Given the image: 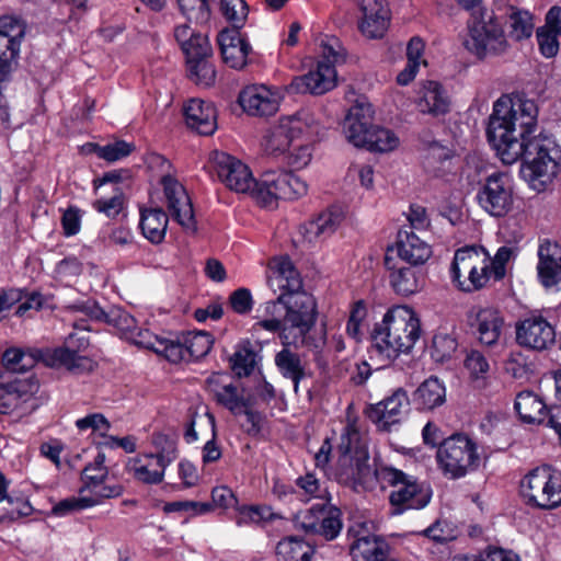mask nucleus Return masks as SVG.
I'll return each mask as SVG.
<instances>
[{
	"label": "nucleus",
	"mask_w": 561,
	"mask_h": 561,
	"mask_svg": "<svg viewBox=\"0 0 561 561\" xmlns=\"http://www.w3.org/2000/svg\"><path fill=\"white\" fill-rule=\"evenodd\" d=\"M239 104L250 115L270 116L277 112L280 96L276 90L264 84L244 88L239 94Z\"/></svg>",
	"instance_id": "nucleus-17"
},
{
	"label": "nucleus",
	"mask_w": 561,
	"mask_h": 561,
	"mask_svg": "<svg viewBox=\"0 0 561 561\" xmlns=\"http://www.w3.org/2000/svg\"><path fill=\"white\" fill-rule=\"evenodd\" d=\"M388 270H391L389 278L396 294L400 296H410L419 291V279L416 277V273L412 268H393L388 266Z\"/></svg>",
	"instance_id": "nucleus-45"
},
{
	"label": "nucleus",
	"mask_w": 561,
	"mask_h": 561,
	"mask_svg": "<svg viewBox=\"0 0 561 561\" xmlns=\"http://www.w3.org/2000/svg\"><path fill=\"white\" fill-rule=\"evenodd\" d=\"M182 335L187 362L197 360L206 356L211 350L214 340L207 332H187Z\"/></svg>",
	"instance_id": "nucleus-47"
},
{
	"label": "nucleus",
	"mask_w": 561,
	"mask_h": 561,
	"mask_svg": "<svg viewBox=\"0 0 561 561\" xmlns=\"http://www.w3.org/2000/svg\"><path fill=\"white\" fill-rule=\"evenodd\" d=\"M352 554L363 561H386V552L376 539L363 537L352 546Z\"/></svg>",
	"instance_id": "nucleus-52"
},
{
	"label": "nucleus",
	"mask_w": 561,
	"mask_h": 561,
	"mask_svg": "<svg viewBox=\"0 0 561 561\" xmlns=\"http://www.w3.org/2000/svg\"><path fill=\"white\" fill-rule=\"evenodd\" d=\"M470 327L481 344L494 346L503 334L505 319L503 313L496 308H479L471 314Z\"/></svg>",
	"instance_id": "nucleus-18"
},
{
	"label": "nucleus",
	"mask_w": 561,
	"mask_h": 561,
	"mask_svg": "<svg viewBox=\"0 0 561 561\" xmlns=\"http://www.w3.org/2000/svg\"><path fill=\"white\" fill-rule=\"evenodd\" d=\"M278 561H312L316 548L299 536H287L276 545Z\"/></svg>",
	"instance_id": "nucleus-34"
},
{
	"label": "nucleus",
	"mask_w": 561,
	"mask_h": 561,
	"mask_svg": "<svg viewBox=\"0 0 561 561\" xmlns=\"http://www.w3.org/2000/svg\"><path fill=\"white\" fill-rule=\"evenodd\" d=\"M451 151L437 141H433L423 156V168L432 176L443 178L451 171Z\"/></svg>",
	"instance_id": "nucleus-37"
},
{
	"label": "nucleus",
	"mask_w": 561,
	"mask_h": 561,
	"mask_svg": "<svg viewBox=\"0 0 561 561\" xmlns=\"http://www.w3.org/2000/svg\"><path fill=\"white\" fill-rule=\"evenodd\" d=\"M108 476V469L105 466V455L104 453H99L93 462L85 466L82 472V481L83 484H89L90 486H98V484L104 483L105 479Z\"/></svg>",
	"instance_id": "nucleus-56"
},
{
	"label": "nucleus",
	"mask_w": 561,
	"mask_h": 561,
	"mask_svg": "<svg viewBox=\"0 0 561 561\" xmlns=\"http://www.w3.org/2000/svg\"><path fill=\"white\" fill-rule=\"evenodd\" d=\"M209 393L216 402L228 409L233 415L242 414L245 404L249 402L239 391L238 387L225 374H213L206 379Z\"/></svg>",
	"instance_id": "nucleus-21"
},
{
	"label": "nucleus",
	"mask_w": 561,
	"mask_h": 561,
	"mask_svg": "<svg viewBox=\"0 0 561 561\" xmlns=\"http://www.w3.org/2000/svg\"><path fill=\"white\" fill-rule=\"evenodd\" d=\"M186 124L199 135L209 136L217 129L215 106L201 99H192L184 106Z\"/></svg>",
	"instance_id": "nucleus-25"
},
{
	"label": "nucleus",
	"mask_w": 561,
	"mask_h": 561,
	"mask_svg": "<svg viewBox=\"0 0 561 561\" xmlns=\"http://www.w3.org/2000/svg\"><path fill=\"white\" fill-rule=\"evenodd\" d=\"M211 161L218 178L228 188L237 193H247L254 185L252 172L241 160L227 152L215 151Z\"/></svg>",
	"instance_id": "nucleus-16"
},
{
	"label": "nucleus",
	"mask_w": 561,
	"mask_h": 561,
	"mask_svg": "<svg viewBox=\"0 0 561 561\" xmlns=\"http://www.w3.org/2000/svg\"><path fill=\"white\" fill-rule=\"evenodd\" d=\"M169 217L161 208H149L140 210V228L142 234L153 244L164 240Z\"/></svg>",
	"instance_id": "nucleus-36"
},
{
	"label": "nucleus",
	"mask_w": 561,
	"mask_h": 561,
	"mask_svg": "<svg viewBox=\"0 0 561 561\" xmlns=\"http://www.w3.org/2000/svg\"><path fill=\"white\" fill-rule=\"evenodd\" d=\"M313 115L306 110L282 117L265 137L264 150L267 154L278 157L287 153L294 142L313 131Z\"/></svg>",
	"instance_id": "nucleus-8"
},
{
	"label": "nucleus",
	"mask_w": 561,
	"mask_h": 561,
	"mask_svg": "<svg viewBox=\"0 0 561 561\" xmlns=\"http://www.w3.org/2000/svg\"><path fill=\"white\" fill-rule=\"evenodd\" d=\"M311 330H298L290 332L287 330L286 334H279L282 345H293L298 348L300 346L306 347L310 353L319 352L327 347V334L321 332L319 334H311Z\"/></svg>",
	"instance_id": "nucleus-43"
},
{
	"label": "nucleus",
	"mask_w": 561,
	"mask_h": 561,
	"mask_svg": "<svg viewBox=\"0 0 561 561\" xmlns=\"http://www.w3.org/2000/svg\"><path fill=\"white\" fill-rule=\"evenodd\" d=\"M360 16L357 20L359 33L369 39L382 38L386 35V1L360 0Z\"/></svg>",
	"instance_id": "nucleus-23"
},
{
	"label": "nucleus",
	"mask_w": 561,
	"mask_h": 561,
	"mask_svg": "<svg viewBox=\"0 0 561 561\" xmlns=\"http://www.w3.org/2000/svg\"><path fill=\"white\" fill-rule=\"evenodd\" d=\"M20 47L7 37L0 35V83L4 80L5 76L11 71L12 62L16 61Z\"/></svg>",
	"instance_id": "nucleus-59"
},
{
	"label": "nucleus",
	"mask_w": 561,
	"mask_h": 561,
	"mask_svg": "<svg viewBox=\"0 0 561 561\" xmlns=\"http://www.w3.org/2000/svg\"><path fill=\"white\" fill-rule=\"evenodd\" d=\"M211 58L202 57L186 64L188 77L197 85L208 88L215 84L217 72Z\"/></svg>",
	"instance_id": "nucleus-46"
},
{
	"label": "nucleus",
	"mask_w": 561,
	"mask_h": 561,
	"mask_svg": "<svg viewBox=\"0 0 561 561\" xmlns=\"http://www.w3.org/2000/svg\"><path fill=\"white\" fill-rule=\"evenodd\" d=\"M504 1L496 2V10L502 12L501 18L506 20L508 36L516 42L529 38L535 27L531 13L512 4H505L502 8L501 3Z\"/></svg>",
	"instance_id": "nucleus-29"
},
{
	"label": "nucleus",
	"mask_w": 561,
	"mask_h": 561,
	"mask_svg": "<svg viewBox=\"0 0 561 561\" xmlns=\"http://www.w3.org/2000/svg\"><path fill=\"white\" fill-rule=\"evenodd\" d=\"M479 206L493 217L507 215L514 203L513 186L506 173L490 174L477 193Z\"/></svg>",
	"instance_id": "nucleus-11"
},
{
	"label": "nucleus",
	"mask_w": 561,
	"mask_h": 561,
	"mask_svg": "<svg viewBox=\"0 0 561 561\" xmlns=\"http://www.w3.org/2000/svg\"><path fill=\"white\" fill-rule=\"evenodd\" d=\"M321 48V61L330 64L334 68L337 65L344 64L347 59V50L337 37H330L322 42Z\"/></svg>",
	"instance_id": "nucleus-57"
},
{
	"label": "nucleus",
	"mask_w": 561,
	"mask_h": 561,
	"mask_svg": "<svg viewBox=\"0 0 561 561\" xmlns=\"http://www.w3.org/2000/svg\"><path fill=\"white\" fill-rule=\"evenodd\" d=\"M342 513L329 503H317L297 512L294 525L306 534L319 535L325 540L335 539L342 530Z\"/></svg>",
	"instance_id": "nucleus-9"
},
{
	"label": "nucleus",
	"mask_w": 561,
	"mask_h": 561,
	"mask_svg": "<svg viewBox=\"0 0 561 561\" xmlns=\"http://www.w3.org/2000/svg\"><path fill=\"white\" fill-rule=\"evenodd\" d=\"M7 381L10 386H13V392L15 393L19 402L26 401L38 390V381L34 376H27L25 378H19L16 375L5 376Z\"/></svg>",
	"instance_id": "nucleus-58"
},
{
	"label": "nucleus",
	"mask_w": 561,
	"mask_h": 561,
	"mask_svg": "<svg viewBox=\"0 0 561 561\" xmlns=\"http://www.w3.org/2000/svg\"><path fill=\"white\" fill-rule=\"evenodd\" d=\"M152 445L156 449L154 453H150L157 458L164 467H169L179 456L178 445L173 438L164 434H154L152 436Z\"/></svg>",
	"instance_id": "nucleus-49"
},
{
	"label": "nucleus",
	"mask_w": 561,
	"mask_h": 561,
	"mask_svg": "<svg viewBox=\"0 0 561 561\" xmlns=\"http://www.w3.org/2000/svg\"><path fill=\"white\" fill-rule=\"evenodd\" d=\"M278 301H283L286 308L284 317V328L279 334H286L287 330L296 332L301 330H311L317 322V301L314 297L305 291L291 293V295L280 294Z\"/></svg>",
	"instance_id": "nucleus-12"
},
{
	"label": "nucleus",
	"mask_w": 561,
	"mask_h": 561,
	"mask_svg": "<svg viewBox=\"0 0 561 561\" xmlns=\"http://www.w3.org/2000/svg\"><path fill=\"white\" fill-rule=\"evenodd\" d=\"M453 561H517V556L501 548H489L479 556L455 557Z\"/></svg>",
	"instance_id": "nucleus-64"
},
{
	"label": "nucleus",
	"mask_w": 561,
	"mask_h": 561,
	"mask_svg": "<svg viewBox=\"0 0 561 561\" xmlns=\"http://www.w3.org/2000/svg\"><path fill=\"white\" fill-rule=\"evenodd\" d=\"M213 0H178L181 12L191 22L205 24L210 19V2Z\"/></svg>",
	"instance_id": "nucleus-50"
},
{
	"label": "nucleus",
	"mask_w": 561,
	"mask_h": 561,
	"mask_svg": "<svg viewBox=\"0 0 561 561\" xmlns=\"http://www.w3.org/2000/svg\"><path fill=\"white\" fill-rule=\"evenodd\" d=\"M538 106L522 95H502L493 104L486 137L504 164L523 159L520 175L541 191L559 172L561 149L552 136L534 135Z\"/></svg>",
	"instance_id": "nucleus-1"
},
{
	"label": "nucleus",
	"mask_w": 561,
	"mask_h": 561,
	"mask_svg": "<svg viewBox=\"0 0 561 561\" xmlns=\"http://www.w3.org/2000/svg\"><path fill=\"white\" fill-rule=\"evenodd\" d=\"M420 336L419 320L407 306L388 309V358L409 352Z\"/></svg>",
	"instance_id": "nucleus-10"
},
{
	"label": "nucleus",
	"mask_w": 561,
	"mask_h": 561,
	"mask_svg": "<svg viewBox=\"0 0 561 561\" xmlns=\"http://www.w3.org/2000/svg\"><path fill=\"white\" fill-rule=\"evenodd\" d=\"M93 506H96V501L91 500L88 495L80 494V496H71L60 501L53 507V512L55 515L64 516L71 512L82 511Z\"/></svg>",
	"instance_id": "nucleus-62"
},
{
	"label": "nucleus",
	"mask_w": 561,
	"mask_h": 561,
	"mask_svg": "<svg viewBox=\"0 0 561 561\" xmlns=\"http://www.w3.org/2000/svg\"><path fill=\"white\" fill-rule=\"evenodd\" d=\"M410 410V399L403 388H398L388 396V432L407 421Z\"/></svg>",
	"instance_id": "nucleus-44"
},
{
	"label": "nucleus",
	"mask_w": 561,
	"mask_h": 561,
	"mask_svg": "<svg viewBox=\"0 0 561 561\" xmlns=\"http://www.w3.org/2000/svg\"><path fill=\"white\" fill-rule=\"evenodd\" d=\"M312 159V147L309 141H304L300 138L289 148L285 154L287 164L294 170L306 168Z\"/></svg>",
	"instance_id": "nucleus-54"
},
{
	"label": "nucleus",
	"mask_w": 561,
	"mask_h": 561,
	"mask_svg": "<svg viewBox=\"0 0 561 561\" xmlns=\"http://www.w3.org/2000/svg\"><path fill=\"white\" fill-rule=\"evenodd\" d=\"M514 408L525 423L546 424L548 426L549 410L541 398L533 391H520L515 399Z\"/></svg>",
	"instance_id": "nucleus-31"
},
{
	"label": "nucleus",
	"mask_w": 561,
	"mask_h": 561,
	"mask_svg": "<svg viewBox=\"0 0 561 561\" xmlns=\"http://www.w3.org/2000/svg\"><path fill=\"white\" fill-rule=\"evenodd\" d=\"M537 275L540 284L551 288L561 284V245L548 239L538 245Z\"/></svg>",
	"instance_id": "nucleus-20"
},
{
	"label": "nucleus",
	"mask_w": 561,
	"mask_h": 561,
	"mask_svg": "<svg viewBox=\"0 0 561 561\" xmlns=\"http://www.w3.org/2000/svg\"><path fill=\"white\" fill-rule=\"evenodd\" d=\"M467 28L465 47L478 59L501 56L510 48L505 32L494 11L484 8L472 11Z\"/></svg>",
	"instance_id": "nucleus-3"
},
{
	"label": "nucleus",
	"mask_w": 561,
	"mask_h": 561,
	"mask_svg": "<svg viewBox=\"0 0 561 561\" xmlns=\"http://www.w3.org/2000/svg\"><path fill=\"white\" fill-rule=\"evenodd\" d=\"M257 362L259 354L252 343L247 340L236 346L230 357V367L238 377H248L254 371Z\"/></svg>",
	"instance_id": "nucleus-42"
},
{
	"label": "nucleus",
	"mask_w": 561,
	"mask_h": 561,
	"mask_svg": "<svg viewBox=\"0 0 561 561\" xmlns=\"http://www.w3.org/2000/svg\"><path fill=\"white\" fill-rule=\"evenodd\" d=\"M456 337L447 332H437L433 337L431 356L437 363H444L453 357L457 351Z\"/></svg>",
	"instance_id": "nucleus-48"
},
{
	"label": "nucleus",
	"mask_w": 561,
	"mask_h": 561,
	"mask_svg": "<svg viewBox=\"0 0 561 561\" xmlns=\"http://www.w3.org/2000/svg\"><path fill=\"white\" fill-rule=\"evenodd\" d=\"M435 459L444 477L451 480L461 479L480 466L477 443L462 433L444 438L438 445Z\"/></svg>",
	"instance_id": "nucleus-4"
},
{
	"label": "nucleus",
	"mask_w": 561,
	"mask_h": 561,
	"mask_svg": "<svg viewBox=\"0 0 561 561\" xmlns=\"http://www.w3.org/2000/svg\"><path fill=\"white\" fill-rule=\"evenodd\" d=\"M39 357L44 359L45 354H42V352L32 353L24 352L20 348H9L4 352L2 357L5 370L0 375H4L5 377L24 374L35 366Z\"/></svg>",
	"instance_id": "nucleus-41"
},
{
	"label": "nucleus",
	"mask_w": 561,
	"mask_h": 561,
	"mask_svg": "<svg viewBox=\"0 0 561 561\" xmlns=\"http://www.w3.org/2000/svg\"><path fill=\"white\" fill-rule=\"evenodd\" d=\"M134 145L124 140H117L113 144L96 147V154L99 158L108 162L118 161L129 156L134 150Z\"/></svg>",
	"instance_id": "nucleus-60"
},
{
	"label": "nucleus",
	"mask_w": 561,
	"mask_h": 561,
	"mask_svg": "<svg viewBox=\"0 0 561 561\" xmlns=\"http://www.w3.org/2000/svg\"><path fill=\"white\" fill-rule=\"evenodd\" d=\"M393 249L401 260L412 265L424 264L433 253L431 244L407 227L398 230ZM391 250L392 247L388 245V252Z\"/></svg>",
	"instance_id": "nucleus-22"
},
{
	"label": "nucleus",
	"mask_w": 561,
	"mask_h": 561,
	"mask_svg": "<svg viewBox=\"0 0 561 561\" xmlns=\"http://www.w3.org/2000/svg\"><path fill=\"white\" fill-rule=\"evenodd\" d=\"M388 482L396 488L389 497L393 506L392 515H400L405 510L423 508L428 504L431 496L428 494L419 495V486L415 481L401 470L388 467Z\"/></svg>",
	"instance_id": "nucleus-14"
},
{
	"label": "nucleus",
	"mask_w": 561,
	"mask_h": 561,
	"mask_svg": "<svg viewBox=\"0 0 561 561\" xmlns=\"http://www.w3.org/2000/svg\"><path fill=\"white\" fill-rule=\"evenodd\" d=\"M217 42L224 62L232 69L241 70L248 64L252 50L249 42L241 37L237 30H224L218 34Z\"/></svg>",
	"instance_id": "nucleus-24"
},
{
	"label": "nucleus",
	"mask_w": 561,
	"mask_h": 561,
	"mask_svg": "<svg viewBox=\"0 0 561 561\" xmlns=\"http://www.w3.org/2000/svg\"><path fill=\"white\" fill-rule=\"evenodd\" d=\"M220 11L234 28H241L248 16V5L244 0H221Z\"/></svg>",
	"instance_id": "nucleus-55"
},
{
	"label": "nucleus",
	"mask_w": 561,
	"mask_h": 561,
	"mask_svg": "<svg viewBox=\"0 0 561 561\" xmlns=\"http://www.w3.org/2000/svg\"><path fill=\"white\" fill-rule=\"evenodd\" d=\"M341 220L342 216L340 213L329 209L302 225L300 232L308 243L322 242L336 231Z\"/></svg>",
	"instance_id": "nucleus-30"
},
{
	"label": "nucleus",
	"mask_w": 561,
	"mask_h": 561,
	"mask_svg": "<svg viewBox=\"0 0 561 561\" xmlns=\"http://www.w3.org/2000/svg\"><path fill=\"white\" fill-rule=\"evenodd\" d=\"M90 314L96 320H104L110 325L117 329L128 340L137 329L136 319L130 313L118 307H112L108 311H104L98 306H93Z\"/></svg>",
	"instance_id": "nucleus-39"
},
{
	"label": "nucleus",
	"mask_w": 561,
	"mask_h": 561,
	"mask_svg": "<svg viewBox=\"0 0 561 561\" xmlns=\"http://www.w3.org/2000/svg\"><path fill=\"white\" fill-rule=\"evenodd\" d=\"M272 270L277 286L283 290L282 294L291 295L302 289V279L291 260L287 256L275 259L272 263Z\"/></svg>",
	"instance_id": "nucleus-35"
},
{
	"label": "nucleus",
	"mask_w": 561,
	"mask_h": 561,
	"mask_svg": "<svg viewBox=\"0 0 561 561\" xmlns=\"http://www.w3.org/2000/svg\"><path fill=\"white\" fill-rule=\"evenodd\" d=\"M516 343L528 351L543 352L556 342L554 327L540 313H530L515 324Z\"/></svg>",
	"instance_id": "nucleus-13"
},
{
	"label": "nucleus",
	"mask_w": 561,
	"mask_h": 561,
	"mask_svg": "<svg viewBox=\"0 0 561 561\" xmlns=\"http://www.w3.org/2000/svg\"><path fill=\"white\" fill-rule=\"evenodd\" d=\"M156 353L164 355L171 363L187 360L183 335L178 336L176 340L163 337Z\"/></svg>",
	"instance_id": "nucleus-61"
},
{
	"label": "nucleus",
	"mask_w": 561,
	"mask_h": 561,
	"mask_svg": "<svg viewBox=\"0 0 561 561\" xmlns=\"http://www.w3.org/2000/svg\"><path fill=\"white\" fill-rule=\"evenodd\" d=\"M174 37L185 55L186 64L202 57H213L208 36L195 31L188 24L178 25L174 28Z\"/></svg>",
	"instance_id": "nucleus-26"
},
{
	"label": "nucleus",
	"mask_w": 561,
	"mask_h": 561,
	"mask_svg": "<svg viewBox=\"0 0 561 561\" xmlns=\"http://www.w3.org/2000/svg\"><path fill=\"white\" fill-rule=\"evenodd\" d=\"M519 488L529 507L551 511L561 506V472L550 466L530 470L520 480Z\"/></svg>",
	"instance_id": "nucleus-6"
},
{
	"label": "nucleus",
	"mask_w": 561,
	"mask_h": 561,
	"mask_svg": "<svg viewBox=\"0 0 561 561\" xmlns=\"http://www.w3.org/2000/svg\"><path fill=\"white\" fill-rule=\"evenodd\" d=\"M453 283L465 293L483 288L491 277L489 264L476 247H466L456 251L450 266Z\"/></svg>",
	"instance_id": "nucleus-7"
},
{
	"label": "nucleus",
	"mask_w": 561,
	"mask_h": 561,
	"mask_svg": "<svg viewBox=\"0 0 561 561\" xmlns=\"http://www.w3.org/2000/svg\"><path fill=\"white\" fill-rule=\"evenodd\" d=\"M125 468L128 474L144 484L161 483L167 469V467L149 453L139 454L129 458Z\"/></svg>",
	"instance_id": "nucleus-28"
},
{
	"label": "nucleus",
	"mask_w": 561,
	"mask_h": 561,
	"mask_svg": "<svg viewBox=\"0 0 561 561\" xmlns=\"http://www.w3.org/2000/svg\"><path fill=\"white\" fill-rule=\"evenodd\" d=\"M44 362L50 367H65L73 374L91 371L94 362L81 352L70 350H53L45 353Z\"/></svg>",
	"instance_id": "nucleus-33"
},
{
	"label": "nucleus",
	"mask_w": 561,
	"mask_h": 561,
	"mask_svg": "<svg viewBox=\"0 0 561 561\" xmlns=\"http://www.w3.org/2000/svg\"><path fill=\"white\" fill-rule=\"evenodd\" d=\"M336 69L332 65L318 61L316 69L296 77L290 83V89L297 93L321 95L336 85Z\"/></svg>",
	"instance_id": "nucleus-19"
},
{
	"label": "nucleus",
	"mask_w": 561,
	"mask_h": 561,
	"mask_svg": "<svg viewBox=\"0 0 561 561\" xmlns=\"http://www.w3.org/2000/svg\"><path fill=\"white\" fill-rule=\"evenodd\" d=\"M161 184L172 218L185 230L195 232L197 227L193 205L185 187L171 175H164Z\"/></svg>",
	"instance_id": "nucleus-15"
},
{
	"label": "nucleus",
	"mask_w": 561,
	"mask_h": 561,
	"mask_svg": "<svg viewBox=\"0 0 561 561\" xmlns=\"http://www.w3.org/2000/svg\"><path fill=\"white\" fill-rule=\"evenodd\" d=\"M339 458L335 478L339 483L357 493L374 490L378 484L377 470L368 465L366 443L357 427L356 421L347 422L337 446Z\"/></svg>",
	"instance_id": "nucleus-2"
},
{
	"label": "nucleus",
	"mask_w": 561,
	"mask_h": 561,
	"mask_svg": "<svg viewBox=\"0 0 561 561\" xmlns=\"http://www.w3.org/2000/svg\"><path fill=\"white\" fill-rule=\"evenodd\" d=\"M114 192L113 196L99 198L93 203V208L108 218H115L124 208V194L117 187Z\"/></svg>",
	"instance_id": "nucleus-63"
},
{
	"label": "nucleus",
	"mask_w": 561,
	"mask_h": 561,
	"mask_svg": "<svg viewBox=\"0 0 561 561\" xmlns=\"http://www.w3.org/2000/svg\"><path fill=\"white\" fill-rule=\"evenodd\" d=\"M293 345H283V348L276 353L274 363L278 373L294 385L295 393L299 391L301 380L311 377V371L300 354L291 350Z\"/></svg>",
	"instance_id": "nucleus-27"
},
{
	"label": "nucleus",
	"mask_w": 561,
	"mask_h": 561,
	"mask_svg": "<svg viewBox=\"0 0 561 561\" xmlns=\"http://www.w3.org/2000/svg\"><path fill=\"white\" fill-rule=\"evenodd\" d=\"M273 180L271 178L270 172L264 174L263 180L256 182L254 180V185L251 187L249 193L259 204L264 207H273L276 205L278 196L276 191L274 190V185L272 184Z\"/></svg>",
	"instance_id": "nucleus-53"
},
{
	"label": "nucleus",
	"mask_w": 561,
	"mask_h": 561,
	"mask_svg": "<svg viewBox=\"0 0 561 561\" xmlns=\"http://www.w3.org/2000/svg\"><path fill=\"white\" fill-rule=\"evenodd\" d=\"M347 140L355 147L366 148L371 152L385 151L386 131L375 123L373 104L364 96L358 98L348 108L343 123Z\"/></svg>",
	"instance_id": "nucleus-5"
},
{
	"label": "nucleus",
	"mask_w": 561,
	"mask_h": 561,
	"mask_svg": "<svg viewBox=\"0 0 561 561\" xmlns=\"http://www.w3.org/2000/svg\"><path fill=\"white\" fill-rule=\"evenodd\" d=\"M445 401V386L436 377L424 380L414 392V402L419 409L433 410Z\"/></svg>",
	"instance_id": "nucleus-38"
},
{
	"label": "nucleus",
	"mask_w": 561,
	"mask_h": 561,
	"mask_svg": "<svg viewBox=\"0 0 561 561\" xmlns=\"http://www.w3.org/2000/svg\"><path fill=\"white\" fill-rule=\"evenodd\" d=\"M26 34L25 21L14 14L0 16V35L21 46Z\"/></svg>",
	"instance_id": "nucleus-51"
},
{
	"label": "nucleus",
	"mask_w": 561,
	"mask_h": 561,
	"mask_svg": "<svg viewBox=\"0 0 561 561\" xmlns=\"http://www.w3.org/2000/svg\"><path fill=\"white\" fill-rule=\"evenodd\" d=\"M270 174L278 199H296L305 196L308 192L306 182L293 172H270Z\"/></svg>",
	"instance_id": "nucleus-40"
},
{
	"label": "nucleus",
	"mask_w": 561,
	"mask_h": 561,
	"mask_svg": "<svg viewBox=\"0 0 561 561\" xmlns=\"http://www.w3.org/2000/svg\"><path fill=\"white\" fill-rule=\"evenodd\" d=\"M419 107L421 112L434 116L444 115L449 111L450 100L444 87L434 80L423 82Z\"/></svg>",
	"instance_id": "nucleus-32"
}]
</instances>
